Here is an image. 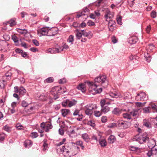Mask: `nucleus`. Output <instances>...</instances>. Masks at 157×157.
Returning <instances> with one entry per match:
<instances>
[{"label": "nucleus", "instance_id": "nucleus-1", "mask_svg": "<svg viewBox=\"0 0 157 157\" xmlns=\"http://www.w3.org/2000/svg\"><path fill=\"white\" fill-rule=\"evenodd\" d=\"M94 82L87 81V84L89 86V90L93 94L101 93L102 90V88H100L96 89L98 85L97 83H101V85L104 88H106L108 85V82L106 80L105 75H100L96 77L94 80Z\"/></svg>", "mask_w": 157, "mask_h": 157}, {"label": "nucleus", "instance_id": "nucleus-21", "mask_svg": "<svg viewBox=\"0 0 157 157\" xmlns=\"http://www.w3.org/2000/svg\"><path fill=\"white\" fill-rule=\"evenodd\" d=\"M82 137L86 142H88L90 140V137L88 134L86 133L82 134Z\"/></svg>", "mask_w": 157, "mask_h": 157}, {"label": "nucleus", "instance_id": "nucleus-26", "mask_svg": "<svg viewBox=\"0 0 157 157\" xmlns=\"http://www.w3.org/2000/svg\"><path fill=\"white\" fill-rule=\"evenodd\" d=\"M77 88L83 92L85 91V87L84 84H80L79 86L77 87Z\"/></svg>", "mask_w": 157, "mask_h": 157}, {"label": "nucleus", "instance_id": "nucleus-22", "mask_svg": "<svg viewBox=\"0 0 157 157\" xmlns=\"http://www.w3.org/2000/svg\"><path fill=\"white\" fill-rule=\"evenodd\" d=\"M75 31L77 32L76 34V38L78 40H80L82 36V32L79 31L78 29H76Z\"/></svg>", "mask_w": 157, "mask_h": 157}, {"label": "nucleus", "instance_id": "nucleus-33", "mask_svg": "<svg viewBox=\"0 0 157 157\" xmlns=\"http://www.w3.org/2000/svg\"><path fill=\"white\" fill-rule=\"evenodd\" d=\"M123 116L124 118L128 120H129L131 119L130 113V114L127 113H124L123 114Z\"/></svg>", "mask_w": 157, "mask_h": 157}, {"label": "nucleus", "instance_id": "nucleus-35", "mask_svg": "<svg viewBox=\"0 0 157 157\" xmlns=\"http://www.w3.org/2000/svg\"><path fill=\"white\" fill-rule=\"evenodd\" d=\"M59 88L60 89L58 91L59 95L63 94L66 91V88L65 87H59Z\"/></svg>", "mask_w": 157, "mask_h": 157}, {"label": "nucleus", "instance_id": "nucleus-39", "mask_svg": "<svg viewBox=\"0 0 157 157\" xmlns=\"http://www.w3.org/2000/svg\"><path fill=\"white\" fill-rule=\"evenodd\" d=\"M53 80L54 79L52 77H50L46 79L44 81V82L45 83H51L53 82Z\"/></svg>", "mask_w": 157, "mask_h": 157}, {"label": "nucleus", "instance_id": "nucleus-30", "mask_svg": "<svg viewBox=\"0 0 157 157\" xmlns=\"http://www.w3.org/2000/svg\"><path fill=\"white\" fill-rule=\"evenodd\" d=\"M155 48V47L153 44H149L146 47L147 50L149 52L151 51L154 49Z\"/></svg>", "mask_w": 157, "mask_h": 157}, {"label": "nucleus", "instance_id": "nucleus-3", "mask_svg": "<svg viewBox=\"0 0 157 157\" xmlns=\"http://www.w3.org/2000/svg\"><path fill=\"white\" fill-rule=\"evenodd\" d=\"M134 140L138 141L140 144L146 143L149 140V138L147 136L146 133L139 134L136 135L134 138Z\"/></svg>", "mask_w": 157, "mask_h": 157}, {"label": "nucleus", "instance_id": "nucleus-24", "mask_svg": "<svg viewBox=\"0 0 157 157\" xmlns=\"http://www.w3.org/2000/svg\"><path fill=\"white\" fill-rule=\"evenodd\" d=\"M26 90L22 86H21L19 89V94L21 95H24L26 93Z\"/></svg>", "mask_w": 157, "mask_h": 157}, {"label": "nucleus", "instance_id": "nucleus-2", "mask_svg": "<svg viewBox=\"0 0 157 157\" xmlns=\"http://www.w3.org/2000/svg\"><path fill=\"white\" fill-rule=\"evenodd\" d=\"M75 148L72 147L70 148L66 145L65 146H63L62 149H61V151H62L64 154L66 153L67 154V155L71 156L73 155H75L77 153L75 152L74 149Z\"/></svg>", "mask_w": 157, "mask_h": 157}, {"label": "nucleus", "instance_id": "nucleus-54", "mask_svg": "<svg viewBox=\"0 0 157 157\" xmlns=\"http://www.w3.org/2000/svg\"><path fill=\"white\" fill-rule=\"evenodd\" d=\"M130 149L132 151H135L139 149L138 147H135L134 146H131L130 147Z\"/></svg>", "mask_w": 157, "mask_h": 157}, {"label": "nucleus", "instance_id": "nucleus-41", "mask_svg": "<svg viewBox=\"0 0 157 157\" xmlns=\"http://www.w3.org/2000/svg\"><path fill=\"white\" fill-rule=\"evenodd\" d=\"M68 100L67 99L63 101L62 104L63 107H68Z\"/></svg>", "mask_w": 157, "mask_h": 157}, {"label": "nucleus", "instance_id": "nucleus-43", "mask_svg": "<svg viewBox=\"0 0 157 157\" xmlns=\"http://www.w3.org/2000/svg\"><path fill=\"white\" fill-rule=\"evenodd\" d=\"M31 136L32 138H36L38 136V134L36 132H33L31 133Z\"/></svg>", "mask_w": 157, "mask_h": 157}, {"label": "nucleus", "instance_id": "nucleus-44", "mask_svg": "<svg viewBox=\"0 0 157 157\" xmlns=\"http://www.w3.org/2000/svg\"><path fill=\"white\" fill-rule=\"evenodd\" d=\"M117 23L120 25H121L122 24V17L121 16H119L117 18Z\"/></svg>", "mask_w": 157, "mask_h": 157}, {"label": "nucleus", "instance_id": "nucleus-32", "mask_svg": "<svg viewBox=\"0 0 157 157\" xmlns=\"http://www.w3.org/2000/svg\"><path fill=\"white\" fill-rule=\"evenodd\" d=\"M129 40L131 44H134L137 42L138 40L136 37H133L130 38Z\"/></svg>", "mask_w": 157, "mask_h": 157}, {"label": "nucleus", "instance_id": "nucleus-17", "mask_svg": "<svg viewBox=\"0 0 157 157\" xmlns=\"http://www.w3.org/2000/svg\"><path fill=\"white\" fill-rule=\"evenodd\" d=\"M116 140L115 137L113 135H111L108 139V142L110 144H113Z\"/></svg>", "mask_w": 157, "mask_h": 157}, {"label": "nucleus", "instance_id": "nucleus-62", "mask_svg": "<svg viewBox=\"0 0 157 157\" xmlns=\"http://www.w3.org/2000/svg\"><path fill=\"white\" fill-rule=\"evenodd\" d=\"M112 42L114 44L116 43L117 42V40L115 36H113L112 37Z\"/></svg>", "mask_w": 157, "mask_h": 157}, {"label": "nucleus", "instance_id": "nucleus-11", "mask_svg": "<svg viewBox=\"0 0 157 157\" xmlns=\"http://www.w3.org/2000/svg\"><path fill=\"white\" fill-rule=\"evenodd\" d=\"M108 22V27L109 31H113V28L115 26V21L111 20H109L108 21H106Z\"/></svg>", "mask_w": 157, "mask_h": 157}, {"label": "nucleus", "instance_id": "nucleus-50", "mask_svg": "<svg viewBox=\"0 0 157 157\" xmlns=\"http://www.w3.org/2000/svg\"><path fill=\"white\" fill-rule=\"evenodd\" d=\"M101 120L102 122L105 123L107 121V117L106 116H103L102 117Z\"/></svg>", "mask_w": 157, "mask_h": 157}, {"label": "nucleus", "instance_id": "nucleus-38", "mask_svg": "<svg viewBox=\"0 0 157 157\" xmlns=\"http://www.w3.org/2000/svg\"><path fill=\"white\" fill-rule=\"evenodd\" d=\"M131 116L132 115L133 117H137L138 115V112L137 111L134 110L130 112Z\"/></svg>", "mask_w": 157, "mask_h": 157}, {"label": "nucleus", "instance_id": "nucleus-4", "mask_svg": "<svg viewBox=\"0 0 157 157\" xmlns=\"http://www.w3.org/2000/svg\"><path fill=\"white\" fill-rule=\"evenodd\" d=\"M96 107V105L94 104H90L86 105L84 107L85 114L89 116L92 115L93 110Z\"/></svg>", "mask_w": 157, "mask_h": 157}, {"label": "nucleus", "instance_id": "nucleus-19", "mask_svg": "<svg viewBox=\"0 0 157 157\" xmlns=\"http://www.w3.org/2000/svg\"><path fill=\"white\" fill-rule=\"evenodd\" d=\"M122 110L119 108H115L112 111L113 114L115 115H118L121 113Z\"/></svg>", "mask_w": 157, "mask_h": 157}, {"label": "nucleus", "instance_id": "nucleus-56", "mask_svg": "<svg viewBox=\"0 0 157 157\" xmlns=\"http://www.w3.org/2000/svg\"><path fill=\"white\" fill-rule=\"evenodd\" d=\"M146 102H144V104H142L141 102H137L136 103V105L138 107L142 106L144 105Z\"/></svg>", "mask_w": 157, "mask_h": 157}, {"label": "nucleus", "instance_id": "nucleus-59", "mask_svg": "<svg viewBox=\"0 0 157 157\" xmlns=\"http://www.w3.org/2000/svg\"><path fill=\"white\" fill-rule=\"evenodd\" d=\"M156 12L155 11H152L151 13V16L153 18H155L156 17Z\"/></svg>", "mask_w": 157, "mask_h": 157}, {"label": "nucleus", "instance_id": "nucleus-48", "mask_svg": "<svg viewBox=\"0 0 157 157\" xmlns=\"http://www.w3.org/2000/svg\"><path fill=\"white\" fill-rule=\"evenodd\" d=\"M66 141V139L63 138L61 141L59 143L57 144H56V145L57 146H60V145H62V144H63L64 142H65Z\"/></svg>", "mask_w": 157, "mask_h": 157}, {"label": "nucleus", "instance_id": "nucleus-14", "mask_svg": "<svg viewBox=\"0 0 157 157\" xmlns=\"http://www.w3.org/2000/svg\"><path fill=\"white\" fill-rule=\"evenodd\" d=\"M101 111L102 113L105 114L108 113L110 110L109 107L107 105H105L101 107Z\"/></svg>", "mask_w": 157, "mask_h": 157}, {"label": "nucleus", "instance_id": "nucleus-36", "mask_svg": "<svg viewBox=\"0 0 157 157\" xmlns=\"http://www.w3.org/2000/svg\"><path fill=\"white\" fill-rule=\"evenodd\" d=\"M124 98H131V94L129 92H126L124 94Z\"/></svg>", "mask_w": 157, "mask_h": 157}, {"label": "nucleus", "instance_id": "nucleus-51", "mask_svg": "<svg viewBox=\"0 0 157 157\" xmlns=\"http://www.w3.org/2000/svg\"><path fill=\"white\" fill-rule=\"evenodd\" d=\"M80 114L79 110L77 109L73 113V115L74 116H78Z\"/></svg>", "mask_w": 157, "mask_h": 157}, {"label": "nucleus", "instance_id": "nucleus-61", "mask_svg": "<svg viewBox=\"0 0 157 157\" xmlns=\"http://www.w3.org/2000/svg\"><path fill=\"white\" fill-rule=\"evenodd\" d=\"M33 43L36 46H38L39 45L38 41L36 40H33Z\"/></svg>", "mask_w": 157, "mask_h": 157}, {"label": "nucleus", "instance_id": "nucleus-40", "mask_svg": "<svg viewBox=\"0 0 157 157\" xmlns=\"http://www.w3.org/2000/svg\"><path fill=\"white\" fill-rule=\"evenodd\" d=\"M74 37L73 35H70L67 41L69 43H71V44H73V42L74 41Z\"/></svg>", "mask_w": 157, "mask_h": 157}, {"label": "nucleus", "instance_id": "nucleus-28", "mask_svg": "<svg viewBox=\"0 0 157 157\" xmlns=\"http://www.w3.org/2000/svg\"><path fill=\"white\" fill-rule=\"evenodd\" d=\"M70 111L67 109H63L62 111V114L63 116L65 117L69 113Z\"/></svg>", "mask_w": 157, "mask_h": 157}, {"label": "nucleus", "instance_id": "nucleus-13", "mask_svg": "<svg viewBox=\"0 0 157 157\" xmlns=\"http://www.w3.org/2000/svg\"><path fill=\"white\" fill-rule=\"evenodd\" d=\"M151 119H144L143 121V125L147 128H150L151 127Z\"/></svg>", "mask_w": 157, "mask_h": 157}, {"label": "nucleus", "instance_id": "nucleus-47", "mask_svg": "<svg viewBox=\"0 0 157 157\" xmlns=\"http://www.w3.org/2000/svg\"><path fill=\"white\" fill-rule=\"evenodd\" d=\"M87 124L88 125L93 127H94L95 126V124L94 121H89L87 122Z\"/></svg>", "mask_w": 157, "mask_h": 157}, {"label": "nucleus", "instance_id": "nucleus-12", "mask_svg": "<svg viewBox=\"0 0 157 157\" xmlns=\"http://www.w3.org/2000/svg\"><path fill=\"white\" fill-rule=\"evenodd\" d=\"M146 97V94L144 92H141L137 94L136 99L137 101L144 100Z\"/></svg>", "mask_w": 157, "mask_h": 157}, {"label": "nucleus", "instance_id": "nucleus-15", "mask_svg": "<svg viewBox=\"0 0 157 157\" xmlns=\"http://www.w3.org/2000/svg\"><path fill=\"white\" fill-rule=\"evenodd\" d=\"M8 24H10V25L11 27H12L15 25L16 24V19L14 18L11 19L9 21H7L6 23V25Z\"/></svg>", "mask_w": 157, "mask_h": 157}, {"label": "nucleus", "instance_id": "nucleus-20", "mask_svg": "<svg viewBox=\"0 0 157 157\" xmlns=\"http://www.w3.org/2000/svg\"><path fill=\"white\" fill-rule=\"evenodd\" d=\"M67 132L68 135L69 136L71 135L72 134L75 133V131L74 128L71 127L68 128L67 129Z\"/></svg>", "mask_w": 157, "mask_h": 157}, {"label": "nucleus", "instance_id": "nucleus-23", "mask_svg": "<svg viewBox=\"0 0 157 157\" xmlns=\"http://www.w3.org/2000/svg\"><path fill=\"white\" fill-rule=\"evenodd\" d=\"M16 30L18 33L22 34L25 35L27 33V31L25 29H22L19 28H17Z\"/></svg>", "mask_w": 157, "mask_h": 157}, {"label": "nucleus", "instance_id": "nucleus-6", "mask_svg": "<svg viewBox=\"0 0 157 157\" xmlns=\"http://www.w3.org/2000/svg\"><path fill=\"white\" fill-rule=\"evenodd\" d=\"M60 89L59 86H55L52 88L50 91L51 94L54 96L55 100L56 99L59 98L58 95L59 94L58 91Z\"/></svg>", "mask_w": 157, "mask_h": 157}, {"label": "nucleus", "instance_id": "nucleus-45", "mask_svg": "<svg viewBox=\"0 0 157 157\" xmlns=\"http://www.w3.org/2000/svg\"><path fill=\"white\" fill-rule=\"evenodd\" d=\"M3 129L5 131L8 132H10L11 131V128L7 125H6L4 126L3 128Z\"/></svg>", "mask_w": 157, "mask_h": 157}, {"label": "nucleus", "instance_id": "nucleus-16", "mask_svg": "<svg viewBox=\"0 0 157 157\" xmlns=\"http://www.w3.org/2000/svg\"><path fill=\"white\" fill-rule=\"evenodd\" d=\"M32 142L30 140H26L24 143V145L25 147L29 148L32 145Z\"/></svg>", "mask_w": 157, "mask_h": 157}, {"label": "nucleus", "instance_id": "nucleus-18", "mask_svg": "<svg viewBox=\"0 0 157 157\" xmlns=\"http://www.w3.org/2000/svg\"><path fill=\"white\" fill-rule=\"evenodd\" d=\"M110 95L112 97L118 98V97L121 98L122 97V96L120 93L117 92H111L110 93Z\"/></svg>", "mask_w": 157, "mask_h": 157}, {"label": "nucleus", "instance_id": "nucleus-52", "mask_svg": "<svg viewBox=\"0 0 157 157\" xmlns=\"http://www.w3.org/2000/svg\"><path fill=\"white\" fill-rule=\"evenodd\" d=\"M151 107L152 109L155 111V112H157V106L155 104H152L151 105Z\"/></svg>", "mask_w": 157, "mask_h": 157}, {"label": "nucleus", "instance_id": "nucleus-57", "mask_svg": "<svg viewBox=\"0 0 157 157\" xmlns=\"http://www.w3.org/2000/svg\"><path fill=\"white\" fill-rule=\"evenodd\" d=\"M145 57L147 62H149L151 61V56H147L145 55Z\"/></svg>", "mask_w": 157, "mask_h": 157}, {"label": "nucleus", "instance_id": "nucleus-63", "mask_svg": "<svg viewBox=\"0 0 157 157\" xmlns=\"http://www.w3.org/2000/svg\"><path fill=\"white\" fill-rule=\"evenodd\" d=\"M78 117H76V118H77V120L79 121H81L82 118V115L81 114H80L78 116Z\"/></svg>", "mask_w": 157, "mask_h": 157}, {"label": "nucleus", "instance_id": "nucleus-29", "mask_svg": "<svg viewBox=\"0 0 157 157\" xmlns=\"http://www.w3.org/2000/svg\"><path fill=\"white\" fill-rule=\"evenodd\" d=\"M99 144L102 147H105L106 145V142L104 139H101L99 141Z\"/></svg>", "mask_w": 157, "mask_h": 157}, {"label": "nucleus", "instance_id": "nucleus-42", "mask_svg": "<svg viewBox=\"0 0 157 157\" xmlns=\"http://www.w3.org/2000/svg\"><path fill=\"white\" fill-rule=\"evenodd\" d=\"M81 31L82 33V35H83L84 36L86 37L88 36L90 33V32L87 33L84 30H81Z\"/></svg>", "mask_w": 157, "mask_h": 157}, {"label": "nucleus", "instance_id": "nucleus-49", "mask_svg": "<svg viewBox=\"0 0 157 157\" xmlns=\"http://www.w3.org/2000/svg\"><path fill=\"white\" fill-rule=\"evenodd\" d=\"M3 37L6 40L8 41L10 39V36L8 35L5 34L3 36Z\"/></svg>", "mask_w": 157, "mask_h": 157}, {"label": "nucleus", "instance_id": "nucleus-7", "mask_svg": "<svg viewBox=\"0 0 157 157\" xmlns=\"http://www.w3.org/2000/svg\"><path fill=\"white\" fill-rule=\"evenodd\" d=\"M63 50V48L60 46L56 48H50L48 50V52L51 54L56 53L60 52Z\"/></svg>", "mask_w": 157, "mask_h": 157}, {"label": "nucleus", "instance_id": "nucleus-46", "mask_svg": "<svg viewBox=\"0 0 157 157\" xmlns=\"http://www.w3.org/2000/svg\"><path fill=\"white\" fill-rule=\"evenodd\" d=\"M21 105L22 107H26L29 104L25 101L23 100L22 101Z\"/></svg>", "mask_w": 157, "mask_h": 157}, {"label": "nucleus", "instance_id": "nucleus-27", "mask_svg": "<svg viewBox=\"0 0 157 157\" xmlns=\"http://www.w3.org/2000/svg\"><path fill=\"white\" fill-rule=\"evenodd\" d=\"M76 103L77 101L74 100L71 101L68 100V107H71L76 105Z\"/></svg>", "mask_w": 157, "mask_h": 157}, {"label": "nucleus", "instance_id": "nucleus-53", "mask_svg": "<svg viewBox=\"0 0 157 157\" xmlns=\"http://www.w3.org/2000/svg\"><path fill=\"white\" fill-rule=\"evenodd\" d=\"M105 103V101L104 99L101 100L100 101V105L102 107L104 106Z\"/></svg>", "mask_w": 157, "mask_h": 157}, {"label": "nucleus", "instance_id": "nucleus-5", "mask_svg": "<svg viewBox=\"0 0 157 157\" xmlns=\"http://www.w3.org/2000/svg\"><path fill=\"white\" fill-rule=\"evenodd\" d=\"M105 14L104 18L105 19L106 21H108L109 20L112 19L114 17L113 13L111 12L108 9L105 10Z\"/></svg>", "mask_w": 157, "mask_h": 157}, {"label": "nucleus", "instance_id": "nucleus-34", "mask_svg": "<svg viewBox=\"0 0 157 157\" xmlns=\"http://www.w3.org/2000/svg\"><path fill=\"white\" fill-rule=\"evenodd\" d=\"M94 115L96 117H99L102 114V113L101 112V111H95L94 112Z\"/></svg>", "mask_w": 157, "mask_h": 157}, {"label": "nucleus", "instance_id": "nucleus-60", "mask_svg": "<svg viewBox=\"0 0 157 157\" xmlns=\"http://www.w3.org/2000/svg\"><path fill=\"white\" fill-rule=\"evenodd\" d=\"M87 24L89 26H93L95 25L94 23L90 20L89 21Z\"/></svg>", "mask_w": 157, "mask_h": 157}, {"label": "nucleus", "instance_id": "nucleus-58", "mask_svg": "<svg viewBox=\"0 0 157 157\" xmlns=\"http://www.w3.org/2000/svg\"><path fill=\"white\" fill-rule=\"evenodd\" d=\"M43 147H44L43 150L44 151L46 150L47 148V147H48V144L45 141H44V144H43Z\"/></svg>", "mask_w": 157, "mask_h": 157}, {"label": "nucleus", "instance_id": "nucleus-37", "mask_svg": "<svg viewBox=\"0 0 157 157\" xmlns=\"http://www.w3.org/2000/svg\"><path fill=\"white\" fill-rule=\"evenodd\" d=\"M12 39L15 43L16 45H18V38L15 35L12 36Z\"/></svg>", "mask_w": 157, "mask_h": 157}, {"label": "nucleus", "instance_id": "nucleus-64", "mask_svg": "<svg viewBox=\"0 0 157 157\" xmlns=\"http://www.w3.org/2000/svg\"><path fill=\"white\" fill-rule=\"evenodd\" d=\"M53 106L54 109L56 110H59L60 108V105H54Z\"/></svg>", "mask_w": 157, "mask_h": 157}, {"label": "nucleus", "instance_id": "nucleus-55", "mask_svg": "<svg viewBox=\"0 0 157 157\" xmlns=\"http://www.w3.org/2000/svg\"><path fill=\"white\" fill-rule=\"evenodd\" d=\"M16 128L18 130H22L23 128V126L19 124H17L16 125Z\"/></svg>", "mask_w": 157, "mask_h": 157}, {"label": "nucleus", "instance_id": "nucleus-31", "mask_svg": "<svg viewBox=\"0 0 157 157\" xmlns=\"http://www.w3.org/2000/svg\"><path fill=\"white\" fill-rule=\"evenodd\" d=\"M151 108L150 107H145L143 109V113H151Z\"/></svg>", "mask_w": 157, "mask_h": 157}, {"label": "nucleus", "instance_id": "nucleus-8", "mask_svg": "<svg viewBox=\"0 0 157 157\" xmlns=\"http://www.w3.org/2000/svg\"><path fill=\"white\" fill-rule=\"evenodd\" d=\"M117 125L119 126L122 127L124 129H125L130 126L131 123L129 122L119 121L118 122Z\"/></svg>", "mask_w": 157, "mask_h": 157}, {"label": "nucleus", "instance_id": "nucleus-25", "mask_svg": "<svg viewBox=\"0 0 157 157\" xmlns=\"http://www.w3.org/2000/svg\"><path fill=\"white\" fill-rule=\"evenodd\" d=\"M73 143L74 144L80 146L82 149H84V147L83 145V142L82 141L79 140Z\"/></svg>", "mask_w": 157, "mask_h": 157}, {"label": "nucleus", "instance_id": "nucleus-9", "mask_svg": "<svg viewBox=\"0 0 157 157\" xmlns=\"http://www.w3.org/2000/svg\"><path fill=\"white\" fill-rule=\"evenodd\" d=\"M48 31V28L47 27L43 28L39 30H38V34L39 36H44L46 35Z\"/></svg>", "mask_w": 157, "mask_h": 157}, {"label": "nucleus", "instance_id": "nucleus-10", "mask_svg": "<svg viewBox=\"0 0 157 157\" xmlns=\"http://www.w3.org/2000/svg\"><path fill=\"white\" fill-rule=\"evenodd\" d=\"M154 145L153 146L151 150L148 151L147 153V155L149 157H151V155L153 156H155V157L157 155V149L154 148Z\"/></svg>", "mask_w": 157, "mask_h": 157}]
</instances>
